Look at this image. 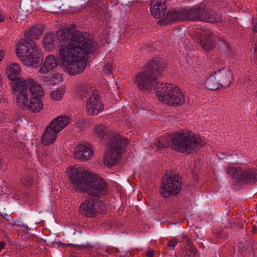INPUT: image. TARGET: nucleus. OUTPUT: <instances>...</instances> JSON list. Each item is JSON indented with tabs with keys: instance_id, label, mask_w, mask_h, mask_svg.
Instances as JSON below:
<instances>
[{
	"instance_id": "nucleus-1",
	"label": "nucleus",
	"mask_w": 257,
	"mask_h": 257,
	"mask_svg": "<svg viewBox=\"0 0 257 257\" xmlns=\"http://www.w3.org/2000/svg\"><path fill=\"white\" fill-rule=\"evenodd\" d=\"M59 41L58 55L65 71L71 75L82 72L86 66L87 55L94 50L93 42L80 32L64 29L57 36L53 33L46 34L43 46L48 51L53 50Z\"/></svg>"
},
{
	"instance_id": "nucleus-43",
	"label": "nucleus",
	"mask_w": 257,
	"mask_h": 257,
	"mask_svg": "<svg viewBox=\"0 0 257 257\" xmlns=\"http://www.w3.org/2000/svg\"><path fill=\"white\" fill-rule=\"evenodd\" d=\"M5 55V52L4 51H0V62L3 60Z\"/></svg>"
},
{
	"instance_id": "nucleus-21",
	"label": "nucleus",
	"mask_w": 257,
	"mask_h": 257,
	"mask_svg": "<svg viewBox=\"0 0 257 257\" xmlns=\"http://www.w3.org/2000/svg\"><path fill=\"white\" fill-rule=\"evenodd\" d=\"M71 122L70 118L67 115L59 116L50 123L59 133Z\"/></svg>"
},
{
	"instance_id": "nucleus-8",
	"label": "nucleus",
	"mask_w": 257,
	"mask_h": 257,
	"mask_svg": "<svg viewBox=\"0 0 257 257\" xmlns=\"http://www.w3.org/2000/svg\"><path fill=\"white\" fill-rule=\"evenodd\" d=\"M135 83L140 90L150 91L153 88L157 90L160 83L157 81L156 75L152 70L146 66L143 71L137 74L135 77Z\"/></svg>"
},
{
	"instance_id": "nucleus-10",
	"label": "nucleus",
	"mask_w": 257,
	"mask_h": 257,
	"mask_svg": "<svg viewBox=\"0 0 257 257\" xmlns=\"http://www.w3.org/2000/svg\"><path fill=\"white\" fill-rule=\"evenodd\" d=\"M181 186L182 182L178 174L171 173L163 179L160 192L164 197H168L171 195H176L180 192Z\"/></svg>"
},
{
	"instance_id": "nucleus-5",
	"label": "nucleus",
	"mask_w": 257,
	"mask_h": 257,
	"mask_svg": "<svg viewBox=\"0 0 257 257\" xmlns=\"http://www.w3.org/2000/svg\"><path fill=\"white\" fill-rule=\"evenodd\" d=\"M128 144V141L119 135H113L107 143V152L103 159L105 165L111 167L115 165L121 157L122 150Z\"/></svg>"
},
{
	"instance_id": "nucleus-38",
	"label": "nucleus",
	"mask_w": 257,
	"mask_h": 257,
	"mask_svg": "<svg viewBox=\"0 0 257 257\" xmlns=\"http://www.w3.org/2000/svg\"><path fill=\"white\" fill-rule=\"evenodd\" d=\"M178 241H177V239L174 238L172 240H169L168 242L167 245L169 247H175V246L178 243Z\"/></svg>"
},
{
	"instance_id": "nucleus-27",
	"label": "nucleus",
	"mask_w": 257,
	"mask_h": 257,
	"mask_svg": "<svg viewBox=\"0 0 257 257\" xmlns=\"http://www.w3.org/2000/svg\"><path fill=\"white\" fill-rule=\"evenodd\" d=\"M29 93L31 94L30 98L41 99L44 94L43 90L42 87L36 83L34 80V82L31 83L29 89Z\"/></svg>"
},
{
	"instance_id": "nucleus-46",
	"label": "nucleus",
	"mask_w": 257,
	"mask_h": 257,
	"mask_svg": "<svg viewBox=\"0 0 257 257\" xmlns=\"http://www.w3.org/2000/svg\"><path fill=\"white\" fill-rule=\"evenodd\" d=\"M5 242L4 241H1L0 242V251L5 248Z\"/></svg>"
},
{
	"instance_id": "nucleus-50",
	"label": "nucleus",
	"mask_w": 257,
	"mask_h": 257,
	"mask_svg": "<svg viewBox=\"0 0 257 257\" xmlns=\"http://www.w3.org/2000/svg\"><path fill=\"white\" fill-rule=\"evenodd\" d=\"M44 158H45V159H46V160H48V158H47V157Z\"/></svg>"
},
{
	"instance_id": "nucleus-25",
	"label": "nucleus",
	"mask_w": 257,
	"mask_h": 257,
	"mask_svg": "<svg viewBox=\"0 0 257 257\" xmlns=\"http://www.w3.org/2000/svg\"><path fill=\"white\" fill-rule=\"evenodd\" d=\"M166 62L162 59L154 58L146 66L155 73L160 72L164 71L166 67Z\"/></svg>"
},
{
	"instance_id": "nucleus-22",
	"label": "nucleus",
	"mask_w": 257,
	"mask_h": 257,
	"mask_svg": "<svg viewBox=\"0 0 257 257\" xmlns=\"http://www.w3.org/2000/svg\"><path fill=\"white\" fill-rule=\"evenodd\" d=\"M205 86L209 90H216L220 88L217 71L210 73L204 82Z\"/></svg>"
},
{
	"instance_id": "nucleus-19",
	"label": "nucleus",
	"mask_w": 257,
	"mask_h": 257,
	"mask_svg": "<svg viewBox=\"0 0 257 257\" xmlns=\"http://www.w3.org/2000/svg\"><path fill=\"white\" fill-rule=\"evenodd\" d=\"M257 181V170L249 168L242 171L240 182L242 183L254 184Z\"/></svg>"
},
{
	"instance_id": "nucleus-47",
	"label": "nucleus",
	"mask_w": 257,
	"mask_h": 257,
	"mask_svg": "<svg viewBox=\"0 0 257 257\" xmlns=\"http://www.w3.org/2000/svg\"><path fill=\"white\" fill-rule=\"evenodd\" d=\"M3 83V81H2V76L0 75V85H1Z\"/></svg>"
},
{
	"instance_id": "nucleus-33",
	"label": "nucleus",
	"mask_w": 257,
	"mask_h": 257,
	"mask_svg": "<svg viewBox=\"0 0 257 257\" xmlns=\"http://www.w3.org/2000/svg\"><path fill=\"white\" fill-rule=\"evenodd\" d=\"M65 92V88L64 87H59L55 90L52 91L51 95L54 100L61 99L63 97Z\"/></svg>"
},
{
	"instance_id": "nucleus-28",
	"label": "nucleus",
	"mask_w": 257,
	"mask_h": 257,
	"mask_svg": "<svg viewBox=\"0 0 257 257\" xmlns=\"http://www.w3.org/2000/svg\"><path fill=\"white\" fill-rule=\"evenodd\" d=\"M25 35L30 40H38L43 35V31L40 26L36 25L26 32Z\"/></svg>"
},
{
	"instance_id": "nucleus-44",
	"label": "nucleus",
	"mask_w": 257,
	"mask_h": 257,
	"mask_svg": "<svg viewBox=\"0 0 257 257\" xmlns=\"http://www.w3.org/2000/svg\"><path fill=\"white\" fill-rule=\"evenodd\" d=\"M5 16L0 12V23L3 22L5 21Z\"/></svg>"
},
{
	"instance_id": "nucleus-12",
	"label": "nucleus",
	"mask_w": 257,
	"mask_h": 257,
	"mask_svg": "<svg viewBox=\"0 0 257 257\" xmlns=\"http://www.w3.org/2000/svg\"><path fill=\"white\" fill-rule=\"evenodd\" d=\"M40 55V49L38 47L32 51V52L23 57L22 61L27 66L38 68L41 65L42 61Z\"/></svg>"
},
{
	"instance_id": "nucleus-18",
	"label": "nucleus",
	"mask_w": 257,
	"mask_h": 257,
	"mask_svg": "<svg viewBox=\"0 0 257 257\" xmlns=\"http://www.w3.org/2000/svg\"><path fill=\"white\" fill-rule=\"evenodd\" d=\"M38 47L34 43H29L26 40L21 39L17 45V54L18 56L25 57Z\"/></svg>"
},
{
	"instance_id": "nucleus-37",
	"label": "nucleus",
	"mask_w": 257,
	"mask_h": 257,
	"mask_svg": "<svg viewBox=\"0 0 257 257\" xmlns=\"http://www.w3.org/2000/svg\"><path fill=\"white\" fill-rule=\"evenodd\" d=\"M112 71V65L111 64H107L104 66L103 72L106 75L110 74Z\"/></svg>"
},
{
	"instance_id": "nucleus-39",
	"label": "nucleus",
	"mask_w": 257,
	"mask_h": 257,
	"mask_svg": "<svg viewBox=\"0 0 257 257\" xmlns=\"http://www.w3.org/2000/svg\"><path fill=\"white\" fill-rule=\"evenodd\" d=\"M182 237V241L183 242L188 243H192L191 239L187 236H186L184 234L181 235Z\"/></svg>"
},
{
	"instance_id": "nucleus-35",
	"label": "nucleus",
	"mask_w": 257,
	"mask_h": 257,
	"mask_svg": "<svg viewBox=\"0 0 257 257\" xmlns=\"http://www.w3.org/2000/svg\"><path fill=\"white\" fill-rule=\"evenodd\" d=\"M52 80L55 84H58L62 81V75L60 73H54L52 76Z\"/></svg>"
},
{
	"instance_id": "nucleus-41",
	"label": "nucleus",
	"mask_w": 257,
	"mask_h": 257,
	"mask_svg": "<svg viewBox=\"0 0 257 257\" xmlns=\"http://www.w3.org/2000/svg\"><path fill=\"white\" fill-rule=\"evenodd\" d=\"M252 30L254 32H257V19L252 20Z\"/></svg>"
},
{
	"instance_id": "nucleus-15",
	"label": "nucleus",
	"mask_w": 257,
	"mask_h": 257,
	"mask_svg": "<svg viewBox=\"0 0 257 257\" xmlns=\"http://www.w3.org/2000/svg\"><path fill=\"white\" fill-rule=\"evenodd\" d=\"M74 152L75 157L83 161L90 159L93 154L91 145L85 143L77 146Z\"/></svg>"
},
{
	"instance_id": "nucleus-32",
	"label": "nucleus",
	"mask_w": 257,
	"mask_h": 257,
	"mask_svg": "<svg viewBox=\"0 0 257 257\" xmlns=\"http://www.w3.org/2000/svg\"><path fill=\"white\" fill-rule=\"evenodd\" d=\"M242 170L240 168L228 167L226 170V173L233 179H238L240 182V178L241 176Z\"/></svg>"
},
{
	"instance_id": "nucleus-23",
	"label": "nucleus",
	"mask_w": 257,
	"mask_h": 257,
	"mask_svg": "<svg viewBox=\"0 0 257 257\" xmlns=\"http://www.w3.org/2000/svg\"><path fill=\"white\" fill-rule=\"evenodd\" d=\"M218 78L221 87H227L231 82L232 74L228 70L222 69L217 71Z\"/></svg>"
},
{
	"instance_id": "nucleus-48",
	"label": "nucleus",
	"mask_w": 257,
	"mask_h": 257,
	"mask_svg": "<svg viewBox=\"0 0 257 257\" xmlns=\"http://www.w3.org/2000/svg\"><path fill=\"white\" fill-rule=\"evenodd\" d=\"M23 226L24 227H25L26 228H27V229L28 228V227L26 225H23Z\"/></svg>"
},
{
	"instance_id": "nucleus-24",
	"label": "nucleus",
	"mask_w": 257,
	"mask_h": 257,
	"mask_svg": "<svg viewBox=\"0 0 257 257\" xmlns=\"http://www.w3.org/2000/svg\"><path fill=\"white\" fill-rule=\"evenodd\" d=\"M6 69L8 77L10 80L13 81L19 79L18 76L21 72V68L18 63L9 64Z\"/></svg>"
},
{
	"instance_id": "nucleus-9",
	"label": "nucleus",
	"mask_w": 257,
	"mask_h": 257,
	"mask_svg": "<svg viewBox=\"0 0 257 257\" xmlns=\"http://www.w3.org/2000/svg\"><path fill=\"white\" fill-rule=\"evenodd\" d=\"M107 208L104 201L96 198L85 199L80 205V213L88 217L93 218L99 212L105 213Z\"/></svg>"
},
{
	"instance_id": "nucleus-6",
	"label": "nucleus",
	"mask_w": 257,
	"mask_h": 257,
	"mask_svg": "<svg viewBox=\"0 0 257 257\" xmlns=\"http://www.w3.org/2000/svg\"><path fill=\"white\" fill-rule=\"evenodd\" d=\"M77 93L81 99L86 100V110L89 115H97L103 109L98 92L91 91L88 87L80 85Z\"/></svg>"
},
{
	"instance_id": "nucleus-29",
	"label": "nucleus",
	"mask_w": 257,
	"mask_h": 257,
	"mask_svg": "<svg viewBox=\"0 0 257 257\" xmlns=\"http://www.w3.org/2000/svg\"><path fill=\"white\" fill-rule=\"evenodd\" d=\"M197 252L198 250L193 244L188 243L182 249L180 253L183 256L195 257Z\"/></svg>"
},
{
	"instance_id": "nucleus-4",
	"label": "nucleus",
	"mask_w": 257,
	"mask_h": 257,
	"mask_svg": "<svg viewBox=\"0 0 257 257\" xmlns=\"http://www.w3.org/2000/svg\"><path fill=\"white\" fill-rule=\"evenodd\" d=\"M157 95L161 101L172 106L182 105L185 101L180 89L172 84L161 83L157 87Z\"/></svg>"
},
{
	"instance_id": "nucleus-11",
	"label": "nucleus",
	"mask_w": 257,
	"mask_h": 257,
	"mask_svg": "<svg viewBox=\"0 0 257 257\" xmlns=\"http://www.w3.org/2000/svg\"><path fill=\"white\" fill-rule=\"evenodd\" d=\"M200 43L205 50H210L215 47L218 38L210 30L202 31L200 33Z\"/></svg>"
},
{
	"instance_id": "nucleus-34",
	"label": "nucleus",
	"mask_w": 257,
	"mask_h": 257,
	"mask_svg": "<svg viewBox=\"0 0 257 257\" xmlns=\"http://www.w3.org/2000/svg\"><path fill=\"white\" fill-rule=\"evenodd\" d=\"M219 49L221 52L226 54L230 51V47L229 45L224 41H221L219 44Z\"/></svg>"
},
{
	"instance_id": "nucleus-17",
	"label": "nucleus",
	"mask_w": 257,
	"mask_h": 257,
	"mask_svg": "<svg viewBox=\"0 0 257 257\" xmlns=\"http://www.w3.org/2000/svg\"><path fill=\"white\" fill-rule=\"evenodd\" d=\"M59 133L50 124L46 127L43 134L42 136L41 141L42 143L45 146H48L54 143Z\"/></svg>"
},
{
	"instance_id": "nucleus-14",
	"label": "nucleus",
	"mask_w": 257,
	"mask_h": 257,
	"mask_svg": "<svg viewBox=\"0 0 257 257\" xmlns=\"http://www.w3.org/2000/svg\"><path fill=\"white\" fill-rule=\"evenodd\" d=\"M167 0H152L150 10L152 15L156 19L163 18L166 12Z\"/></svg>"
},
{
	"instance_id": "nucleus-26",
	"label": "nucleus",
	"mask_w": 257,
	"mask_h": 257,
	"mask_svg": "<svg viewBox=\"0 0 257 257\" xmlns=\"http://www.w3.org/2000/svg\"><path fill=\"white\" fill-rule=\"evenodd\" d=\"M204 22L210 23H217L222 20V16L213 10L206 8Z\"/></svg>"
},
{
	"instance_id": "nucleus-49",
	"label": "nucleus",
	"mask_w": 257,
	"mask_h": 257,
	"mask_svg": "<svg viewBox=\"0 0 257 257\" xmlns=\"http://www.w3.org/2000/svg\"><path fill=\"white\" fill-rule=\"evenodd\" d=\"M45 153L46 154V156H47L48 154H50V152H48V153H46V152H45Z\"/></svg>"
},
{
	"instance_id": "nucleus-20",
	"label": "nucleus",
	"mask_w": 257,
	"mask_h": 257,
	"mask_svg": "<svg viewBox=\"0 0 257 257\" xmlns=\"http://www.w3.org/2000/svg\"><path fill=\"white\" fill-rule=\"evenodd\" d=\"M58 65V61L57 58L53 55H49L45 58L39 72L46 73L56 68Z\"/></svg>"
},
{
	"instance_id": "nucleus-30",
	"label": "nucleus",
	"mask_w": 257,
	"mask_h": 257,
	"mask_svg": "<svg viewBox=\"0 0 257 257\" xmlns=\"http://www.w3.org/2000/svg\"><path fill=\"white\" fill-rule=\"evenodd\" d=\"M33 112H37L40 111L43 108V104L42 103L40 99L37 98H30V102L28 103V106L26 107Z\"/></svg>"
},
{
	"instance_id": "nucleus-7",
	"label": "nucleus",
	"mask_w": 257,
	"mask_h": 257,
	"mask_svg": "<svg viewBox=\"0 0 257 257\" xmlns=\"http://www.w3.org/2000/svg\"><path fill=\"white\" fill-rule=\"evenodd\" d=\"M33 82L34 79L32 78L26 79L20 78L11 83L16 102L22 109H25L28 106L29 101V89L31 83Z\"/></svg>"
},
{
	"instance_id": "nucleus-13",
	"label": "nucleus",
	"mask_w": 257,
	"mask_h": 257,
	"mask_svg": "<svg viewBox=\"0 0 257 257\" xmlns=\"http://www.w3.org/2000/svg\"><path fill=\"white\" fill-rule=\"evenodd\" d=\"M183 20H187L186 10L175 9H171L167 12L161 23L163 24H168Z\"/></svg>"
},
{
	"instance_id": "nucleus-36",
	"label": "nucleus",
	"mask_w": 257,
	"mask_h": 257,
	"mask_svg": "<svg viewBox=\"0 0 257 257\" xmlns=\"http://www.w3.org/2000/svg\"><path fill=\"white\" fill-rule=\"evenodd\" d=\"M21 181L24 185L26 186H30L33 182V179L29 176H25L21 179Z\"/></svg>"
},
{
	"instance_id": "nucleus-40",
	"label": "nucleus",
	"mask_w": 257,
	"mask_h": 257,
	"mask_svg": "<svg viewBox=\"0 0 257 257\" xmlns=\"http://www.w3.org/2000/svg\"><path fill=\"white\" fill-rule=\"evenodd\" d=\"M253 58L254 60V62L257 63V42L255 44L254 48V51L252 53Z\"/></svg>"
},
{
	"instance_id": "nucleus-3",
	"label": "nucleus",
	"mask_w": 257,
	"mask_h": 257,
	"mask_svg": "<svg viewBox=\"0 0 257 257\" xmlns=\"http://www.w3.org/2000/svg\"><path fill=\"white\" fill-rule=\"evenodd\" d=\"M70 179L74 188L87 193L91 197L103 198L108 192L106 181L99 175L83 167L72 169Z\"/></svg>"
},
{
	"instance_id": "nucleus-2",
	"label": "nucleus",
	"mask_w": 257,
	"mask_h": 257,
	"mask_svg": "<svg viewBox=\"0 0 257 257\" xmlns=\"http://www.w3.org/2000/svg\"><path fill=\"white\" fill-rule=\"evenodd\" d=\"M206 144L205 138L188 130H180L161 137L154 143L157 150L170 146L172 149L181 153L190 154Z\"/></svg>"
},
{
	"instance_id": "nucleus-42",
	"label": "nucleus",
	"mask_w": 257,
	"mask_h": 257,
	"mask_svg": "<svg viewBox=\"0 0 257 257\" xmlns=\"http://www.w3.org/2000/svg\"><path fill=\"white\" fill-rule=\"evenodd\" d=\"M154 252L153 250H148L146 253V255L148 257H153L154 256Z\"/></svg>"
},
{
	"instance_id": "nucleus-45",
	"label": "nucleus",
	"mask_w": 257,
	"mask_h": 257,
	"mask_svg": "<svg viewBox=\"0 0 257 257\" xmlns=\"http://www.w3.org/2000/svg\"><path fill=\"white\" fill-rule=\"evenodd\" d=\"M252 83H251V82H250V83H249L247 84V85H246V84H245V83H243V87H246H246H247V88H248V87H249V86L250 88H248L247 89V90H249V89H252L251 86H252Z\"/></svg>"
},
{
	"instance_id": "nucleus-16",
	"label": "nucleus",
	"mask_w": 257,
	"mask_h": 257,
	"mask_svg": "<svg viewBox=\"0 0 257 257\" xmlns=\"http://www.w3.org/2000/svg\"><path fill=\"white\" fill-rule=\"evenodd\" d=\"M206 8L202 5H200L192 9L186 10L187 20L203 21Z\"/></svg>"
},
{
	"instance_id": "nucleus-31",
	"label": "nucleus",
	"mask_w": 257,
	"mask_h": 257,
	"mask_svg": "<svg viewBox=\"0 0 257 257\" xmlns=\"http://www.w3.org/2000/svg\"><path fill=\"white\" fill-rule=\"evenodd\" d=\"M95 133L97 137L102 141L108 139V134L106 127L104 125H98L95 128Z\"/></svg>"
}]
</instances>
